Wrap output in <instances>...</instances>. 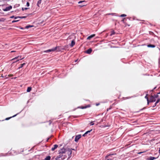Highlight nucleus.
Instances as JSON below:
<instances>
[{"label": "nucleus", "instance_id": "2f4dec72", "mask_svg": "<svg viewBox=\"0 0 160 160\" xmlns=\"http://www.w3.org/2000/svg\"><path fill=\"white\" fill-rule=\"evenodd\" d=\"M21 58V57L20 58V57H19L18 58H19V59L17 60L15 62H17L19 61L20 60H22L24 58Z\"/></svg>", "mask_w": 160, "mask_h": 160}, {"label": "nucleus", "instance_id": "5701e85b", "mask_svg": "<svg viewBox=\"0 0 160 160\" xmlns=\"http://www.w3.org/2000/svg\"><path fill=\"white\" fill-rule=\"evenodd\" d=\"M33 27V26L32 25H27V26H26L25 28L26 29H28L29 28H31V27Z\"/></svg>", "mask_w": 160, "mask_h": 160}, {"label": "nucleus", "instance_id": "aec40b11", "mask_svg": "<svg viewBox=\"0 0 160 160\" xmlns=\"http://www.w3.org/2000/svg\"><path fill=\"white\" fill-rule=\"evenodd\" d=\"M50 159L51 157L50 156H48L45 158L44 160H50Z\"/></svg>", "mask_w": 160, "mask_h": 160}, {"label": "nucleus", "instance_id": "09e8293b", "mask_svg": "<svg viewBox=\"0 0 160 160\" xmlns=\"http://www.w3.org/2000/svg\"><path fill=\"white\" fill-rule=\"evenodd\" d=\"M159 153L160 154V148H159Z\"/></svg>", "mask_w": 160, "mask_h": 160}, {"label": "nucleus", "instance_id": "37998d69", "mask_svg": "<svg viewBox=\"0 0 160 160\" xmlns=\"http://www.w3.org/2000/svg\"><path fill=\"white\" fill-rule=\"evenodd\" d=\"M15 17L14 16H12L10 17V18H14L15 19V17Z\"/></svg>", "mask_w": 160, "mask_h": 160}, {"label": "nucleus", "instance_id": "7c9ffc66", "mask_svg": "<svg viewBox=\"0 0 160 160\" xmlns=\"http://www.w3.org/2000/svg\"><path fill=\"white\" fill-rule=\"evenodd\" d=\"M155 99L156 98H157L158 97V95L157 94V95H154L153 96Z\"/></svg>", "mask_w": 160, "mask_h": 160}, {"label": "nucleus", "instance_id": "e433bc0d", "mask_svg": "<svg viewBox=\"0 0 160 160\" xmlns=\"http://www.w3.org/2000/svg\"><path fill=\"white\" fill-rule=\"evenodd\" d=\"M85 2V1H80L79 2H78V3H82V2Z\"/></svg>", "mask_w": 160, "mask_h": 160}, {"label": "nucleus", "instance_id": "393cba45", "mask_svg": "<svg viewBox=\"0 0 160 160\" xmlns=\"http://www.w3.org/2000/svg\"><path fill=\"white\" fill-rule=\"evenodd\" d=\"M26 18V17L24 16H22V17H20V16H18L17 17H15V19H17L18 18Z\"/></svg>", "mask_w": 160, "mask_h": 160}, {"label": "nucleus", "instance_id": "9b49d317", "mask_svg": "<svg viewBox=\"0 0 160 160\" xmlns=\"http://www.w3.org/2000/svg\"><path fill=\"white\" fill-rule=\"evenodd\" d=\"M160 101V98H158V100H157L156 102L154 103V104L153 105V106H152V108L155 107L157 105V104Z\"/></svg>", "mask_w": 160, "mask_h": 160}, {"label": "nucleus", "instance_id": "9d476101", "mask_svg": "<svg viewBox=\"0 0 160 160\" xmlns=\"http://www.w3.org/2000/svg\"><path fill=\"white\" fill-rule=\"evenodd\" d=\"M75 42L74 40H73L72 41L71 44L70 46L71 47H73L75 44Z\"/></svg>", "mask_w": 160, "mask_h": 160}, {"label": "nucleus", "instance_id": "b1692460", "mask_svg": "<svg viewBox=\"0 0 160 160\" xmlns=\"http://www.w3.org/2000/svg\"><path fill=\"white\" fill-rule=\"evenodd\" d=\"M148 94H147L145 96V98L147 99V101L148 104H149V100L148 98L147 97Z\"/></svg>", "mask_w": 160, "mask_h": 160}, {"label": "nucleus", "instance_id": "603ef678", "mask_svg": "<svg viewBox=\"0 0 160 160\" xmlns=\"http://www.w3.org/2000/svg\"><path fill=\"white\" fill-rule=\"evenodd\" d=\"M125 18H123V20L122 21V22H124V19H125Z\"/></svg>", "mask_w": 160, "mask_h": 160}, {"label": "nucleus", "instance_id": "8fccbe9b", "mask_svg": "<svg viewBox=\"0 0 160 160\" xmlns=\"http://www.w3.org/2000/svg\"><path fill=\"white\" fill-rule=\"evenodd\" d=\"M99 104V103H96V105L97 106H98Z\"/></svg>", "mask_w": 160, "mask_h": 160}, {"label": "nucleus", "instance_id": "cd10ccee", "mask_svg": "<svg viewBox=\"0 0 160 160\" xmlns=\"http://www.w3.org/2000/svg\"><path fill=\"white\" fill-rule=\"evenodd\" d=\"M60 158H61V156H58L57 157L55 158V160H59V159Z\"/></svg>", "mask_w": 160, "mask_h": 160}, {"label": "nucleus", "instance_id": "6e6d98bb", "mask_svg": "<svg viewBox=\"0 0 160 160\" xmlns=\"http://www.w3.org/2000/svg\"><path fill=\"white\" fill-rule=\"evenodd\" d=\"M20 28L21 29H24L23 28Z\"/></svg>", "mask_w": 160, "mask_h": 160}, {"label": "nucleus", "instance_id": "864d4df0", "mask_svg": "<svg viewBox=\"0 0 160 160\" xmlns=\"http://www.w3.org/2000/svg\"><path fill=\"white\" fill-rule=\"evenodd\" d=\"M49 139V138H48L47 139V140H46L47 142H48V140Z\"/></svg>", "mask_w": 160, "mask_h": 160}, {"label": "nucleus", "instance_id": "a211bd4d", "mask_svg": "<svg viewBox=\"0 0 160 160\" xmlns=\"http://www.w3.org/2000/svg\"><path fill=\"white\" fill-rule=\"evenodd\" d=\"M157 158H155L153 157H150L149 158H148V159L149 160H154L156 159Z\"/></svg>", "mask_w": 160, "mask_h": 160}, {"label": "nucleus", "instance_id": "423d86ee", "mask_svg": "<svg viewBox=\"0 0 160 160\" xmlns=\"http://www.w3.org/2000/svg\"><path fill=\"white\" fill-rule=\"evenodd\" d=\"M81 134H79L76 135L75 138V141L77 142L79 139L81 138Z\"/></svg>", "mask_w": 160, "mask_h": 160}, {"label": "nucleus", "instance_id": "f3484780", "mask_svg": "<svg viewBox=\"0 0 160 160\" xmlns=\"http://www.w3.org/2000/svg\"><path fill=\"white\" fill-rule=\"evenodd\" d=\"M47 147L46 145L44 146L41 147V151L42 149H44L46 150V149H47Z\"/></svg>", "mask_w": 160, "mask_h": 160}, {"label": "nucleus", "instance_id": "39448f33", "mask_svg": "<svg viewBox=\"0 0 160 160\" xmlns=\"http://www.w3.org/2000/svg\"><path fill=\"white\" fill-rule=\"evenodd\" d=\"M69 48V46L68 45H65L63 48H59V49L58 50V51H60L61 50H66L68 49Z\"/></svg>", "mask_w": 160, "mask_h": 160}, {"label": "nucleus", "instance_id": "6e6552de", "mask_svg": "<svg viewBox=\"0 0 160 160\" xmlns=\"http://www.w3.org/2000/svg\"><path fill=\"white\" fill-rule=\"evenodd\" d=\"M12 8V6H9L8 7H6L5 9H3V10L4 11H7L10 10V9Z\"/></svg>", "mask_w": 160, "mask_h": 160}, {"label": "nucleus", "instance_id": "f704fd0d", "mask_svg": "<svg viewBox=\"0 0 160 160\" xmlns=\"http://www.w3.org/2000/svg\"><path fill=\"white\" fill-rule=\"evenodd\" d=\"M5 19L3 18H1L0 19V22H3L4 21Z\"/></svg>", "mask_w": 160, "mask_h": 160}, {"label": "nucleus", "instance_id": "774afa93", "mask_svg": "<svg viewBox=\"0 0 160 160\" xmlns=\"http://www.w3.org/2000/svg\"><path fill=\"white\" fill-rule=\"evenodd\" d=\"M6 78H8V77H6Z\"/></svg>", "mask_w": 160, "mask_h": 160}, {"label": "nucleus", "instance_id": "58836bf2", "mask_svg": "<svg viewBox=\"0 0 160 160\" xmlns=\"http://www.w3.org/2000/svg\"><path fill=\"white\" fill-rule=\"evenodd\" d=\"M28 8H22V10L23 11L24 10H27V9H28Z\"/></svg>", "mask_w": 160, "mask_h": 160}, {"label": "nucleus", "instance_id": "3c124183", "mask_svg": "<svg viewBox=\"0 0 160 160\" xmlns=\"http://www.w3.org/2000/svg\"><path fill=\"white\" fill-rule=\"evenodd\" d=\"M156 88V87H155V88H153V89H152V91H153V90L154 89H155V88Z\"/></svg>", "mask_w": 160, "mask_h": 160}, {"label": "nucleus", "instance_id": "79ce46f5", "mask_svg": "<svg viewBox=\"0 0 160 160\" xmlns=\"http://www.w3.org/2000/svg\"><path fill=\"white\" fill-rule=\"evenodd\" d=\"M26 5H27V6H28V7L29 6V5H30V4H29V3L28 2H27V4H26Z\"/></svg>", "mask_w": 160, "mask_h": 160}, {"label": "nucleus", "instance_id": "a19ab883", "mask_svg": "<svg viewBox=\"0 0 160 160\" xmlns=\"http://www.w3.org/2000/svg\"><path fill=\"white\" fill-rule=\"evenodd\" d=\"M145 108H142V109H140V110H139V111H138L137 112H139L140 111H142V110H144V109H145Z\"/></svg>", "mask_w": 160, "mask_h": 160}, {"label": "nucleus", "instance_id": "1a4fd4ad", "mask_svg": "<svg viewBox=\"0 0 160 160\" xmlns=\"http://www.w3.org/2000/svg\"><path fill=\"white\" fill-rule=\"evenodd\" d=\"M92 51V49H91V48H89L88 49V50H87L85 52L86 53H88V54H90L91 53Z\"/></svg>", "mask_w": 160, "mask_h": 160}, {"label": "nucleus", "instance_id": "e2e57ef3", "mask_svg": "<svg viewBox=\"0 0 160 160\" xmlns=\"http://www.w3.org/2000/svg\"><path fill=\"white\" fill-rule=\"evenodd\" d=\"M16 77H15V78H13L14 79H16Z\"/></svg>", "mask_w": 160, "mask_h": 160}, {"label": "nucleus", "instance_id": "c9c22d12", "mask_svg": "<svg viewBox=\"0 0 160 160\" xmlns=\"http://www.w3.org/2000/svg\"><path fill=\"white\" fill-rule=\"evenodd\" d=\"M52 121L51 120H49V121H48V122H49V125H51V123H52Z\"/></svg>", "mask_w": 160, "mask_h": 160}, {"label": "nucleus", "instance_id": "0eeeda50", "mask_svg": "<svg viewBox=\"0 0 160 160\" xmlns=\"http://www.w3.org/2000/svg\"><path fill=\"white\" fill-rule=\"evenodd\" d=\"M156 99L155 98L153 95H152L150 98V100L149 102H155Z\"/></svg>", "mask_w": 160, "mask_h": 160}, {"label": "nucleus", "instance_id": "13d9d810", "mask_svg": "<svg viewBox=\"0 0 160 160\" xmlns=\"http://www.w3.org/2000/svg\"><path fill=\"white\" fill-rule=\"evenodd\" d=\"M103 119H102L100 121V122H103Z\"/></svg>", "mask_w": 160, "mask_h": 160}, {"label": "nucleus", "instance_id": "6ab92c4d", "mask_svg": "<svg viewBox=\"0 0 160 160\" xmlns=\"http://www.w3.org/2000/svg\"><path fill=\"white\" fill-rule=\"evenodd\" d=\"M18 114H16L15 115H14L12 116V117H9V118H6V119H5V120H9L11 118H13V117H15L16 116H17V115Z\"/></svg>", "mask_w": 160, "mask_h": 160}, {"label": "nucleus", "instance_id": "ddd939ff", "mask_svg": "<svg viewBox=\"0 0 160 160\" xmlns=\"http://www.w3.org/2000/svg\"><path fill=\"white\" fill-rule=\"evenodd\" d=\"M95 34H92V35L89 36H88L87 38V39H88V40H90L91 38L94 37L95 36Z\"/></svg>", "mask_w": 160, "mask_h": 160}, {"label": "nucleus", "instance_id": "49530a36", "mask_svg": "<svg viewBox=\"0 0 160 160\" xmlns=\"http://www.w3.org/2000/svg\"><path fill=\"white\" fill-rule=\"evenodd\" d=\"M13 76V75L12 74H9L8 75V76L9 77H11V76Z\"/></svg>", "mask_w": 160, "mask_h": 160}, {"label": "nucleus", "instance_id": "dca6fc26", "mask_svg": "<svg viewBox=\"0 0 160 160\" xmlns=\"http://www.w3.org/2000/svg\"><path fill=\"white\" fill-rule=\"evenodd\" d=\"M147 47L148 48H154L155 47V46L154 45L149 44L147 45Z\"/></svg>", "mask_w": 160, "mask_h": 160}, {"label": "nucleus", "instance_id": "20e7f679", "mask_svg": "<svg viewBox=\"0 0 160 160\" xmlns=\"http://www.w3.org/2000/svg\"><path fill=\"white\" fill-rule=\"evenodd\" d=\"M116 154V153L115 154H109L107 155L106 157L105 158V159L104 160H112L111 158H109V156H111L112 155Z\"/></svg>", "mask_w": 160, "mask_h": 160}, {"label": "nucleus", "instance_id": "052dcab7", "mask_svg": "<svg viewBox=\"0 0 160 160\" xmlns=\"http://www.w3.org/2000/svg\"><path fill=\"white\" fill-rule=\"evenodd\" d=\"M78 60H76L75 61V62H77V61H78Z\"/></svg>", "mask_w": 160, "mask_h": 160}, {"label": "nucleus", "instance_id": "69168bd1", "mask_svg": "<svg viewBox=\"0 0 160 160\" xmlns=\"http://www.w3.org/2000/svg\"><path fill=\"white\" fill-rule=\"evenodd\" d=\"M2 78H3V77H4V76H3L2 75Z\"/></svg>", "mask_w": 160, "mask_h": 160}, {"label": "nucleus", "instance_id": "473e14b6", "mask_svg": "<svg viewBox=\"0 0 160 160\" xmlns=\"http://www.w3.org/2000/svg\"><path fill=\"white\" fill-rule=\"evenodd\" d=\"M40 4V0H39L37 4V5L38 7L39 6V4Z\"/></svg>", "mask_w": 160, "mask_h": 160}, {"label": "nucleus", "instance_id": "c03bdc74", "mask_svg": "<svg viewBox=\"0 0 160 160\" xmlns=\"http://www.w3.org/2000/svg\"><path fill=\"white\" fill-rule=\"evenodd\" d=\"M62 154H59V156H61V158H62L63 157V155H62Z\"/></svg>", "mask_w": 160, "mask_h": 160}, {"label": "nucleus", "instance_id": "c85d7f7f", "mask_svg": "<svg viewBox=\"0 0 160 160\" xmlns=\"http://www.w3.org/2000/svg\"><path fill=\"white\" fill-rule=\"evenodd\" d=\"M67 158V155H63V157L62 158V160H64L65 158Z\"/></svg>", "mask_w": 160, "mask_h": 160}, {"label": "nucleus", "instance_id": "680f3d73", "mask_svg": "<svg viewBox=\"0 0 160 160\" xmlns=\"http://www.w3.org/2000/svg\"><path fill=\"white\" fill-rule=\"evenodd\" d=\"M72 150H75V149H72Z\"/></svg>", "mask_w": 160, "mask_h": 160}, {"label": "nucleus", "instance_id": "f03ea898", "mask_svg": "<svg viewBox=\"0 0 160 160\" xmlns=\"http://www.w3.org/2000/svg\"><path fill=\"white\" fill-rule=\"evenodd\" d=\"M67 151H68V152L67 153L69 157L68 158V159H69L71 157V154L72 153V148H67Z\"/></svg>", "mask_w": 160, "mask_h": 160}, {"label": "nucleus", "instance_id": "a878e982", "mask_svg": "<svg viewBox=\"0 0 160 160\" xmlns=\"http://www.w3.org/2000/svg\"><path fill=\"white\" fill-rule=\"evenodd\" d=\"M115 34V32L113 30H112L111 31V33L110 35L111 36H112V35Z\"/></svg>", "mask_w": 160, "mask_h": 160}, {"label": "nucleus", "instance_id": "ea45409f", "mask_svg": "<svg viewBox=\"0 0 160 160\" xmlns=\"http://www.w3.org/2000/svg\"><path fill=\"white\" fill-rule=\"evenodd\" d=\"M131 97H126V98H125L124 99H128L130 98H131Z\"/></svg>", "mask_w": 160, "mask_h": 160}, {"label": "nucleus", "instance_id": "f8f14e48", "mask_svg": "<svg viewBox=\"0 0 160 160\" xmlns=\"http://www.w3.org/2000/svg\"><path fill=\"white\" fill-rule=\"evenodd\" d=\"M92 129H91L90 130L88 131L87 132H86L83 134L82 135L83 137H85L86 136V135L88 133H89L90 132L92 131Z\"/></svg>", "mask_w": 160, "mask_h": 160}, {"label": "nucleus", "instance_id": "4468645a", "mask_svg": "<svg viewBox=\"0 0 160 160\" xmlns=\"http://www.w3.org/2000/svg\"><path fill=\"white\" fill-rule=\"evenodd\" d=\"M58 147V145L57 144H55L54 145V147L52 148L51 150L52 151H54Z\"/></svg>", "mask_w": 160, "mask_h": 160}, {"label": "nucleus", "instance_id": "412c9836", "mask_svg": "<svg viewBox=\"0 0 160 160\" xmlns=\"http://www.w3.org/2000/svg\"><path fill=\"white\" fill-rule=\"evenodd\" d=\"M31 89H32V88L31 87H28L27 89V92H29L31 90Z\"/></svg>", "mask_w": 160, "mask_h": 160}, {"label": "nucleus", "instance_id": "f257e3e1", "mask_svg": "<svg viewBox=\"0 0 160 160\" xmlns=\"http://www.w3.org/2000/svg\"><path fill=\"white\" fill-rule=\"evenodd\" d=\"M59 48V47H56L53 48H52L51 49H49L46 50V51H42V52H41V53H42L43 52L48 53V52H50L54 51H55V50H56L57 49H58Z\"/></svg>", "mask_w": 160, "mask_h": 160}, {"label": "nucleus", "instance_id": "4c0bfd02", "mask_svg": "<svg viewBox=\"0 0 160 160\" xmlns=\"http://www.w3.org/2000/svg\"><path fill=\"white\" fill-rule=\"evenodd\" d=\"M19 21V20H13L12 21V23H14L15 22H18Z\"/></svg>", "mask_w": 160, "mask_h": 160}, {"label": "nucleus", "instance_id": "338daca9", "mask_svg": "<svg viewBox=\"0 0 160 160\" xmlns=\"http://www.w3.org/2000/svg\"><path fill=\"white\" fill-rule=\"evenodd\" d=\"M110 158H111V157H111V156H110Z\"/></svg>", "mask_w": 160, "mask_h": 160}, {"label": "nucleus", "instance_id": "c756f323", "mask_svg": "<svg viewBox=\"0 0 160 160\" xmlns=\"http://www.w3.org/2000/svg\"><path fill=\"white\" fill-rule=\"evenodd\" d=\"M127 16V15L125 14H121L120 16V17H125Z\"/></svg>", "mask_w": 160, "mask_h": 160}, {"label": "nucleus", "instance_id": "bf43d9fd", "mask_svg": "<svg viewBox=\"0 0 160 160\" xmlns=\"http://www.w3.org/2000/svg\"><path fill=\"white\" fill-rule=\"evenodd\" d=\"M84 5H82V6H81V7H82V6H84Z\"/></svg>", "mask_w": 160, "mask_h": 160}, {"label": "nucleus", "instance_id": "4d7b16f0", "mask_svg": "<svg viewBox=\"0 0 160 160\" xmlns=\"http://www.w3.org/2000/svg\"><path fill=\"white\" fill-rule=\"evenodd\" d=\"M160 94V92H158V93H157V94H158H158Z\"/></svg>", "mask_w": 160, "mask_h": 160}, {"label": "nucleus", "instance_id": "7ed1b4c3", "mask_svg": "<svg viewBox=\"0 0 160 160\" xmlns=\"http://www.w3.org/2000/svg\"><path fill=\"white\" fill-rule=\"evenodd\" d=\"M66 152H67V149H65L64 148L58 151L59 154L65 153Z\"/></svg>", "mask_w": 160, "mask_h": 160}, {"label": "nucleus", "instance_id": "de8ad7c7", "mask_svg": "<svg viewBox=\"0 0 160 160\" xmlns=\"http://www.w3.org/2000/svg\"><path fill=\"white\" fill-rule=\"evenodd\" d=\"M111 109V108H108L107 109V111H108V110H110Z\"/></svg>", "mask_w": 160, "mask_h": 160}, {"label": "nucleus", "instance_id": "a18cd8bd", "mask_svg": "<svg viewBox=\"0 0 160 160\" xmlns=\"http://www.w3.org/2000/svg\"><path fill=\"white\" fill-rule=\"evenodd\" d=\"M143 152H140L138 153V154H141Z\"/></svg>", "mask_w": 160, "mask_h": 160}, {"label": "nucleus", "instance_id": "2eb2a0df", "mask_svg": "<svg viewBox=\"0 0 160 160\" xmlns=\"http://www.w3.org/2000/svg\"><path fill=\"white\" fill-rule=\"evenodd\" d=\"M90 107V105H87L85 106H82L80 107V108L82 109H85L88 108H89Z\"/></svg>", "mask_w": 160, "mask_h": 160}, {"label": "nucleus", "instance_id": "5fc2aeb1", "mask_svg": "<svg viewBox=\"0 0 160 160\" xmlns=\"http://www.w3.org/2000/svg\"><path fill=\"white\" fill-rule=\"evenodd\" d=\"M15 51H11V52H15Z\"/></svg>", "mask_w": 160, "mask_h": 160}, {"label": "nucleus", "instance_id": "4be33fe9", "mask_svg": "<svg viewBox=\"0 0 160 160\" xmlns=\"http://www.w3.org/2000/svg\"><path fill=\"white\" fill-rule=\"evenodd\" d=\"M25 65V63H23L22 64H21L20 66L18 68V69H19L21 68H22Z\"/></svg>", "mask_w": 160, "mask_h": 160}, {"label": "nucleus", "instance_id": "bb28decb", "mask_svg": "<svg viewBox=\"0 0 160 160\" xmlns=\"http://www.w3.org/2000/svg\"><path fill=\"white\" fill-rule=\"evenodd\" d=\"M20 57V58L21 57V56H17V57H15V58H14L12 59L11 60H15L16 59H17V58H19Z\"/></svg>", "mask_w": 160, "mask_h": 160}, {"label": "nucleus", "instance_id": "72a5a7b5", "mask_svg": "<svg viewBox=\"0 0 160 160\" xmlns=\"http://www.w3.org/2000/svg\"><path fill=\"white\" fill-rule=\"evenodd\" d=\"M94 125V123H93V122H90V126H92Z\"/></svg>", "mask_w": 160, "mask_h": 160}, {"label": "nucleus", "instance_id": "0e129e2a", "mask_svg": "<svg viewBox=\"0 0 160 160\" xmlns=\"http://www.w3.org/2000/svg\"><path fill=\"white\" fill-rule=\"evenodd\" d=\"M40 24H41V26H42V22H41Z\"/></svg>", "mask_w": 160, "mask_h": 160}]
</instances>
